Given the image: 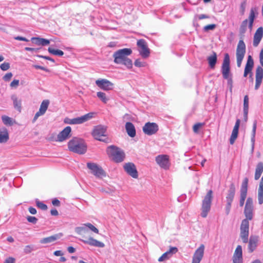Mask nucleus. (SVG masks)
<instances>
[{
  "label": "nucleus",
  "instance_id": "1",
  "mask_svg": "<svg viewBox=\"0 0 263 263\" xmlns=\"http://www.w3.org/2000/svg\"><path fill=\"white\" fill-rule=\"evenodd\" d=\"M132 53V50L130 48H123L116 51L112 55L114 58V63L117 64L124 65L128 69L132 68L133 62L132 60L128 58Z\"/></svg>",
  "mask_w": 263,
  "mask_h": 263
},
{
  "label": "nucleus",
  "instance_id": "2",
  "mask_svg": "<svg viewBox=\"0 0 263 263\" xmlns=\"http://www.w3.org/2000/svg\"><path fill=\"white\" fill-rule=\"evenodd\" d=\"M68 147L70 151L80 155L85 154L87 151V146L84 140L76 137L69 141Z\"/></svg>",
  "mask_w": 263,
  "mask_h": 263
},
{
  "label": "nucleus",
  "instance_id": "3",
  "mask_svg": "<svg viewBox=\"0 0 263 263\" xmlns=\"http://www.w3.org/2000/svg\"><path fill=\"white\" fill-rule=\"evenodd\" d=\"M106 153L108 157L116 163L123 161L125 158V153L123 151L114 145L108 146L107 148Z\"/></svg>",
  "mask_w": 263,
  "mask_h": 263
},
{
  "label": "nucleus",
  "instance_id": "4",
  "mask_svg": "<svg viewBox=\"0 0 263 263\" xmlns=\"http://www.w3.org/2000/svg\"><path fill=\"white\" fill-rule=\"evenodd\" d=\"M257 8L256 7L251 8L249 16V20L246 19L241 23L239 28V33L241 35H243L246 33L248 24L249 28L250 30H252L254 21L256 17L255 14H257Z\"/></svg>",
  "mask_w": 263,
  "mask_h": 263
},
{
  "label": "nucleus",
  "instance_id": "5",
  "mask_svg": "<svg viewBox=\"0 0 263 263\" xmlns=\"http://www.w3.org/2000/svg\"><path fill=\"white\" fill-rule=\"evenodd\" d=\"M213 192L209 190L205 196L202 203L201 216L205 218L211 210Z\"/></svg>",
  "mask_w": 263,
  "mask_h": 263
},
{
  "label": "nucleus",
  "instance_id": "6",
  "mask_svg": "<svg viewBox=\"0 0 263 263\" xmlns=\"http://www.w3.org/2000/svg\"><path fill=\"white\" fill-rule=\"evenodd\" d=\"M106 127L103 125L96 126L92 132V136L97 140L107 142L108 138L106 135Z\"/></svg>",
  "mask_w": 263,
  "mask_h": 263
},
{
  "label": "nucleus",
  "instance_id": "7",
  "mask_svg": "<svg viewBox=\"0 0 263 263\" xmlns=\"http://www.w3.org/2000/svg\"><path fill=\"white\" fill-rule=\"evenodd\" d=\"M246 44L242 40L239 41L236 48L237 66L240 67L246 53Z\"/></svg>",
  "mask_w": 263,
  "mask_h": 263
},
{
  "label": "nucleus",
  "instance_id": "8",
  "mask_svg": "<svg viewBox=\"0 0 263 263\" xmlns=\"http://www.w3.org/2000/svg\"><path fill=\"white\" fill-rule=\"evenodd\" d=\"M221 71L224 79H229V77L232 76L230 72V56L228 53L224 54Z\"/></svg>",
  "mask_w": 263,
  "mask_h": 263
},
{
  "label": "nucleus",
  "instance_id": "9",
  "mask_svg": "<svg viewBox=\"0 0 263 263\" xmlns=\"http://www.w3.org/2000/svg\"><path fill=\"white\" fill-rule=\"evenodd\" d=\"M93 116V112H89L82 116L73 119L67 118L65 119L64 122L68 124H80L83 123L92 118Z\"/></svg>",
  "mask_w": 263,
  "mask_h": 263
},
{
  "label": "nucleus",
  "instance_id": "10",
  "mask_svg": "<svg viewBox=\"0 0 263 263\" xmlns=\"http://www.w3.org/2000/svg\"><path fill=\"white\" fill-rule=\"evenodd\" d=\"M137 45L140 55L144 59L147 58L150 54V49L146 42L143 39H140L137 41Z\"/></svg>",
  "mask_w": 263,
  "mask_h": 263
},
{
  "label": "nucleus",
  "instance_id": "11",
  "mask_svg": "<svg viewBox=\"0 0 263 263\" xmlns=\"http://www.w3.org/2000/svg\"><path fill=\"white\" fill-rule=\"evenodd\" d=\"M249 222L247 219L242 220L240 225V237L243 243L248 242Z\"/></svg>",
  "mask_w": 263,
  "mask_h": 263
},
{
  "label": "nucleus",
  "instance_id": "12",
  "mask_svg": "<svg viewBox=\"0 0 263 263\" xmlns=\"http://www.w3.org/2000/svg\"><path fill=\"white\" fill-rule=\"evenodd\" d=\"M87 167L91 171L92 174L97 177L105 176V173L102 168L96 163L88 162Z\"/></svg>",
  "mask_w": 263,
  "mask_h": 263
},
{
  "label": "nucleus",
  "instance_id": "13",
  "mask_svg": "<svg viewBox=\"0 0 263 263\" xmlns=\"http://www.w3.org/2000/svg\"><path fill=\"white\" fill-rule=\"evenodd\" d=\"M158 129V126L155 123L147 122L143 127L144 133L148 136L156 134Z\"/></svg>",
  "mask_w": 263,
  "mask_h": 263
},
{
  "label": "nucleus",
  "instance_id": "14",
  "mask_svg": "<svg viewBox=\"0 0 263 263\" xmlns=\"http://www.w3.org/2000/svg\"><path fill=\"white\" fill-rule=\"evenodd\" d=\"M157 163L162 168L167 170L170 167L169 157L166 155H160L156 157Z\"/></svg>",
  "mask_w": 263,
  "mask_h": 263
},
{
  "label": "nucleus",
  "instance_id": "15",
  "mask_svg": "<svg viewBox=\"0 0 263 263\" xmlns=\"http://www.w3.org/2000/svg\"><path fill=\"white\" fill-rule=\"evenodd\" d=\"M248 181V179L245 178L241 184L240 188V199L239 201L240 206H242L244 205L245 201L247 197Z\"/></svg>",
  "mask_w": 263,
  "mask_h": 263
},
{
  "label": "nucleus",
  "instance_id": "16",
  "mask_svg": "<svg viewBox=\"0 0 263 263\" xmlns=\"http://www.w3.org/2000/svg\"><path fill=\"white\" fill-rule=\"evenodd\" d=\"M204 248V246L201 244L195 251L193 256L192 263H200L203 257Z\"/></svg>",
  "mask_w": 263,
  "mask_h": 263
},
{
  "label": "nucleus",
  "instance_id": "17",
  "mask_svg": "<svg viewBox=\"0 0 263 263\" xmlns=\"http://www.w3.org/2000/svg\"><path fill=\"white\" fill-rule=\"evenodd\" d=\"M96 84L101 89L107 91L111 90L114 86L113 83L106 79H98Z\"/></svg>",
  "mask_w": 263,
  "mask_h": 263
},
{
  "label": "nucleus",
  "instance_id": "18",
  "mask_svg": "<svg viewBox=\"0 0 263 263\" xmlns=\"http://www.w3.org/2000/svg\"><path fill=\"white\" fill-rule=\"evenodd\" d=\"M124 169L133 178H137L138 177V172L134 163L130 162L125 163L124 165Z\"/></svg>",
  "mask_w": 263,
  "mask_h": 263
},
{
  "label": "nucleus",
  "instance_id": "19",
  "mask_svg": "<svg viewBox=\"0 0 263 263\" xmlns=\"http://www.w3.org/2000/svg\"><path fill=\"white\" fill-rule=\"evenodd\" d=\"M71 128L70 126H66L62 130L57 136V141L63 142L70 137Z\"/></svg>",
  "mask_w": 263,
  "mask_h": 263
},
{
  "label": "nucleus",
  "instance_id": "20",
  "mask_svg": "<svg viewBox=\"0 0 263 263\" xmlns=\"http://www.w3.org/2000/svg\"><path fill=\"white\" fill-rule=\"evenodd\" d=\"M254 66V61L251 55L248 57L247 62L245 68L243 77H246L248 74H250V77L252 76V70Z\"/></svg>",
  "mask_w": 263,
  "mask_h": 263
},
{
  "label": "nucleus",
  "instance_id": "21",
  "mask_svg": "<svg viewBox=\"0 0 263 263\" xmlns=\"http://www.w3.org/2000/svg\"><path fill=\"white\" fill-rule=\"evenodd\" d=\"M242 251L241 246H237L233 256V263H242Z\"/></svg>",
  "mask_w": 263,
  "mask_h": 263
},
{
  "label": "nucleus",
  "instance_id": "22",
  "mask_svg": "<svg viewBox=\"0 0 263 263\" xmlns=\"http://www.w3.org/2000/svg\"><path fill=\"white\" fill-rule=\"evenodd\" d=\"M80 240L85 244H87L91 246L98 248H103L105 246L103 242L99 241L97 239L93 238L92 237H90L86 239H80Z\"/></svg>",
  "mask_w": 263,
  "mask_h": 263
},
{
  "label": "nucleus",
  "instance_id": "23",
  "mask_svg": "<svg viewBox=\"0 0 263 263\" xmlns=\"http://www.w3.org/2000/svg\"><path fill=\"white\" fill-rule=\"evenodd\" d=\"M262 37L263 28L260 27L257 29L254 35L253 45L254 47H257Z\"/></svg>",
  "mask_w": 263,
  "mask_h": 263
},
{
  "label": "nucleus",
  "instance_id": "24",
  "mask_svg": "<svg viewBox=\"0 0 263 263\" xmlns=\"http://www.w3.org/2000/svg\"><path fill=\"white\" fill-rule=\"evenodd\" d=\"M178 251V249L176 247H171L168 251L163 253L161 256H160L158 261L160 262L163 261L165 260L170 258L174 254H175Z\"/></svg>",
  "mask_w": 263,
  "mask_h": 263
},
{
  "label": "nucleus",
  "instance_id": "25",
  "mask_svg": "<svg viewBox=\"0 0 263 263\" xmlns=\"http://www.w3.org/2000/svg\"><path fill=\"white\" fill-rule=\"evenodd\" d=\"M258 237L257 236L251 235L249 240L248 249L250 253L253 252L257 247Z\"/></svg>",
  "mask_w": 263,
  "mask_h": 263
},
{
  "label": "nucleus",
  "instance_id": "26",
  "mask_svg": "<svg viewBox=\"0 0 263 263\" xmlns=\"http://www.w3.org/2000/svg\"><path fill=\"white\" fill-rule=\"evenodd\" d=\"M62 236L63 234L61 233L56 234L51 236L41 239L40 242L42 244L50 243L60 239Z\"/></svg>",
  "mask_w": 263,
  "mask_h": 263
},
{
  "label": "nucleus",
  "instance_id": "27",
  "mask_svg": "<svg viewBox=\"0 0 263 263\" xmlns=\"http://www.w3.org/2000/svg\"><path fill=\"white\" fill-rule=\"evenodd\" d=\"M235 191L236 189L235 184L233 183H232L230 185L229 189L226 196L227 202L232 203L235 194Z\"/></svg>",
  "mask_w": 263,
  "mask_h": 263
},
{
  "label": "nucleus",
  "instance_id": "28",
  "mask_svg": "<svg viewBox=\"0 0 263 263\" xmlns=\"http://www.w3.org/2000/svg\"><path fill=\"white\" fill-rule=\"evenodd\" d=\"M257 128V121L254 120L253 124L252 130L251 133V153H253L254 149L255 142V135L256 130Z\"/></svg>",
  "mask_w": 263,
  "mask_h": 263
},
{
  "label": "nucleus",
  "instance_id": "29",
  "mask_svg": "<svg viewBox=\"0 0 263 263\" xmlns=\"http://www.w3.org/2000/svg\"><path fill=\"white\" fill-rule=\"evenodd\" d=\"M207 61L211 69L214 68L217 62V55L216 53L213 51L212 54L208 57Z\"/></svg>",
  "mask_w": 263,
  "mask_h": 263
},
{
  "label": "nucleus",
  "instance_id": "30",
  "mask_svg": "<svg viewBox=\"0 0 263 263\" xmlns=\"http://www.w3.org/2000/svg\"><path fill=\"white\" fill-rule=\"evenodd\" d=\"M11 100L13 101V106L15 109L21 112L22 108V100L18 99L16 95L11 96Z\"/></svg>",
  "mask_w": 263,
  "mask_h": 263
},
{
  "label": "nucleus",
  "instance_id": "31",
  "mask_svg": "<svg viewBox=\"0 0 263 263\" xmlns=\"http://www.w3.org/2000/svg\"><path fill=\"white\" fill-rule=\"evenodd\" d=\"M9 140V133L5 127L0 128V143H6Z\"/></svg>",
  "mask_w": 263,
  "mask_h": 263
},
{
  "label": "nucleus",
  "instance_id": "32",
  "mask_svg": "<svg viewBox=\"0 0 263 263\" xmlns=\"http://www.w3.org/2000/svg\"><path fill=\"white\" fill-rule=\"evenodd\" d=\"M125 129L129 136L134 137L136 136V129L134 125L131 122H127L125 124Z\"/></svg>",
  "mask_w": 263,
  "mask_h": 263
},
{
  "label": "nucleus",
  "instance_id": "33",
  "mask_svg": "<svg viewBox=\"0 0 263 263\" xmlns=\"http://www.w3.org/2000/svg\"><path fill=\"white\" fill-rule=\"evenodd\" d=\"M31 41L37 45L46 46L50 43L49 40L43 38L33 37Z\"/></svg>",
  "mask_w": 263,
  "mask_h": 263
},
{
  "label": "nucleus",
  "instance_id": "34",
  "mask_svg": "<svg viewBox=\"0 0 263 263\" xmlns=\"http://www.w3.org/2000/svg\"><path fill=\"white\" fill-rule=\"evenodd\" d=\"M253 206H245L244 214L246 218L245 219H247L248 221L252 219L253 217Z\"/></svg>",
  "mask_w": 263,
  "mask_h": 263
},
{
  "label": "nucleus",
  "instance_id": "35",
  "mask_svg": "<svg viewBox=\"0 0 263 263\" xmlns=\"http://www.w3.org/2000/svg\"><path fill=\"white\" fill-rule=\"evenodd\" d=\"M263 172V163L261 162H259L256 167L254 178L255 180H257L260 177Z\"/></svg>",
  "mask_w": 263,
  "mask_h": 263
},
{
  "label": "nucleus",
  "instance_id": "36",
  "mask_svg": "<svg viewBox=\"0 0 263 263\" xmlns=\"http://www.w3.org/2000/svg\"><path fill=\"white\" fill-rule=\"evenodd\" d=\"M49 104V101L48 100H45L42 102L39 110L38 111L40 114H42L43 115L45 114L48 108Z\"/></svg>",
  "mask_w": 263,
  "mask_h": 263
},
{
  "label": "nucleus",
  "instance_id": "37",
  "mask_svg": "<svg viewBox=\"0 0 263 263\" xmlns=\"http://www.w3.org/2000/svg\"><path fill=\"white\" fill-rule=\"evenodd\" d=\"M88 231L87 226H85V223L82 224V226L78 227L75 229V232L79 235H83Z\"/></svg>",
  "mask_w": 263,
  "mask_h": 263
},
{
  "label": "nucleus",
  "instance_id": "38",
  "mask_svg": "<svg viewBox=\"0 0 263 263\" xmlns=\"http://www.w3.org/2000/svg\"><path fill=\"white\" fill-rule=\"evenodd\" d=\"M2 120L3 123L7 126H11L13 125L12 119L7 116H2Z\"/></svg>",
  "mask_w": 263,
  "mask_h": 263
},
{
  "label": "nucleus",
  "instance_id": "39",
  "mask_svg": "<svg viewBox=\"0 0 263 263\" xmlns=\"http://www.w3.org/2000/svg\"><path fill=\"white\" fill-rule=\"evenodd\" d=\"M36 249V248L33 245H27L23 249V253L25 254H28L32 251H35Z\"/></svg>",
  "mask_w": 263,
  "mask_h": 263
},
{
  "label": "nucleus",
  "instance_id": "40",
  "mask_svg": "<svg viewBox=\"0 0 263 263\" xmlns=\"http://www.w3.org/2000/svg\"><path fill=\"white\" fill-rule=\"evenodd\" d=\"M238 129L233 128L232 133L230 139V143L231 144H233L234 143L235 140L236 139L238 134Z\"/></svg>",
  "mask_w": 263,
  "mask_h": 263
},
{
  "label": "nucleus",
  "instance_id": "41",
  "mask_svg": "<svg viewBox=\"0 0 263 263\" xmlns=\"http://www.w3.org/2000/svg\"><path fill=\"white\" fill-rule=\"evenodd\" d=\"M263 78V69L258 66L256 69L255 79H261Z\"/></svg>",
  "mask_w": 263,
  "mask_h": 263
},
{
  "label": "nucleus",
  "instance_id": "42",
  "mask_svg": "<svg viewBox=\"0 0 263 263\" xmlns=\"http://www.w3.org/2000/svg\"><path fill=\"white\" fill-rule=\"evenodd\" d=\"M97 96L104 103H106L109 100V98L107 97L104 92L101 91L98 92Z\"/></svg>",
  "mask_w": 263,
  "mask_h": 263
},
{
  "label": "nucleus",
  "instance_id": "43",
  "mask_svg": "<svg viewBox=\"0 0 263 263\" xmlns=\"http://www.w3.org/2000/svg\"><path fill=\"white\" fill-rule=\"evenodd\" d=\"M48 52L55 55L62 56L64 54V52L63 51L59 49H54L51 47H49L48 49Z\"/></svg>",
  "mask_w": 263,
  "mask_h": 263
},
{
  "label": "nucleus",
  "instance_id": "44",
  "mask_svg": "<svg viewBox=\"0 0 263 263\" xmlns=\"http://www.w3.org/2000/svg\"><path fill=\"white\" fill-rule=\"evenodd\" d=\"M36 206L43 210H46L47 209V205H46L45 204H44L43 202H41V201H40L39 200H36Z\"/></svg>",
  "mask_w": 263,
  "mask_h": 263
},
{
  "label": "nucleus",
  "instance_id": "45",
  "mask_svg": "<svg viewBox=\"0 0 263 263\" xmlns=\"http://www.w3.org/2000/svg\"><path fill=\"white\" fill-rule=\"evenodd\" d=\"M85 226H87V229H89L91 231L98 234L99 233V230L97 228H96L94 226H93L90 223H85Z\"/></svg>",
  "mask_w": 263,
  "mask_h": 263
},
{
  "label": "nucleus",
  "instance_id": "46",
  "mask_svg": "<svg viewBox=\"0 0 263 263\" xmlns=\"http://www.w3.org/2000/svg\"><path fill=\"white\" fill-rule=\"evenodd\" d=\"M243 110H249V97L245 96L243 100Z\"/></svg>",
  "mask_w": 263,
  "mask_h": 263
},
{
  "label": "nucleus",
  "instance_id": "47",
  "mask_svg": "<svg viewBox=\"0 0 263 263\" xmlns=\"http://www.w3.org/2000/svg\"><path fill=\"white\" fill-rule=\"evenodd\" d=\"M135 66L138 67H143L145 66L146 63L144 62H142L140 59H137L134 63Z\"/></svg>",
  "mask_w": 263,
  "mask_h": 263
},
{
  "label": "nucleus",
  "instance_id": "48",
  "mask_svg": "<svg viewBox=\"0 0 263 263\" xmlns=\"http://www.w3.org/2000/svg\"><path fill=\"white\" fill-rule=\"evenodd\" d=\"M246 7V1H243L240 4V12L242 15H243L245 12Z\"/></svg>",
  "mask_w": 263,
  "mask_h": 263
},
{
  "label": "nucleus",
  "instance_id": "49",
  "mask_svg": "<svg viewBox=\"0 0 263 263\" xmlns=\"http://www.w3.org/2000/svg\"><path fill=\"white\" fill-rule=\"evenodd\" d=\"M26 218L28 222L33 224H35L38 220L34 216H28Z\"/></svg>",
  "mask_w": 263,
  "mask_h": 263
},
{
  "label": "nucleus",
  "instance_id": "50",
  "mask_svg": "<svg viewBox=\"0 0 263 263\" xmlns=\"http://www.w3.org/2000/svg\"><path fill=\"white\" fill-rule=\"evenodd\" d=\"M216 26L215 24H210L205 26L203 28L204 31H208L209 30H213L216 28Z\"/></svg>",
  "mask_w": 263,
  "mask_h": 263
},
{
  "label": "nucleus",
  "instance_id": "51",
  "mask_svg": "<svg viewBox=\"0 0 263 263\" xmlns=\"http://www.w3.org/2000/svg\"><path fill=\"white\" fill-rule=\"evenodd\" d=\"M1 69L3 71H6L10 68V64L8 63L4 62L0 66Z\"/></svg>",
  "mask_w": 263,
  "mask_h": 263
},
{
  "label": "nucleus",
  "instance_id": "52",
  "mask_svg": "<svg viewBox=\"0 0 263 263\" xmlns=\"http://www.w3.org/2000/svg\"><path fill=\"white\" fill-rule=\"evenodd\" d=\"M203 125V124L202 123H196L195 124L194 126H193V131L194 133H198V130H199V129Z\"/></svg>",
  "mask_w": 263,
  "mask_h": 263
},
{
  "label": "nucleus",
  "instance_id": "53",
  "mask_svg": "<svg viewBox=\"0 0 263 263\" xmlns=\"http://www.w3.org/2000/svg\"><path fill=\"white\" fill-rule=\"evenodd\" d=\"M12 76L13 74L11 72H8L3 77V79L5 81L8 82L10 81Z\"/></svg>",
  "mask_w": 263,
  "mask_h": 263
},
{
  "label": "nucleus",
  "instance_id": "54",
  "mask_svg": "<svg viewBox=\"0 0 263 263\" xmlns=\"http://www.w3.org/2000/svg\"><path fill=\"white\" fill-rule=\"evenodd\" d=\"M19 84V80H14L10 83V87L12 88H16Z\"/></svg>",
  "mask_w": 263,
  "mask_h": 263
},
{
  "label": "nucleus",
  "instance_id": "55",
  "mask_svg": "<svg viewBox=\"0 0 263 263\" xmlns=\"http://www.w3.org/2000/svg\"><path fill=\"white\" fill-rule=\"evenodd\" d=\"M245 206H253V199L249 197L247 199Z\"/></svg>",
  "mask_w": 263,
  "mask_h": 263
},
{
  "label": "nucleus",
  "instance_id": "56",
  "mask_svg": "<svg viewBox=\"0 0 263 263\" xmlns=\"http://www.w3.org/2000/svg\"><path fill=\"white\" fill-rule=\"evenodd\" d=\"M262 80L261 79H255V89L257 90L261 83Z\"/></svg>",
  "mask_w": 263,
  "mask_h": 263
},
{
  "label": "nucleus",
  "instance_id": "57",
  "mask_svg": "<svg viewBox=\"0 0 263 263\" xmlns=\"http://www.w3.org/2000/svg\"><path fill=\"white\" fill-rule=\"evenodd\" d=\"M15 259L12 257H9L6 258L4 261V263H15Z\"/></svg>",
  "mask_w": 263,
  "mask_h": 263
},
{
  "label": "nucleus",
  "instance_id": "58",
  "mask_svg": "<svg viewBox=\"0 0 263 263\" xmlns=\"http://www.w3.org/2000/svg\"><path fill=\"white\" fill-rule=\"evenodd\" d=\"M25 50L26 51H31L32 53L33 52H37L39 49V48H31V47H25Z\"/></svg>",
  "mask_w": 263,
  "mask_h": 263
},
{
  "label": "nucleus",
  "instance_id": "59",
  "mask_svg": "<svg viewBox=\"0 0 263 263\" xmlns=\"http://www.w3.org/2000/svg\"><path fill=\"white\" fill-rule=\"evenodd\" d=\"M33 67L36 69H41V70L45 71L46 72L49 71V70L45 67H43V66L37 65H33Z\"/></svg>",
  "mask_w": 263,
  "mask_h": 263
},
{
  "label": "nucleus",
  "instance_id": "60",
  "mask_svg": "<svg viewBox=\"0 0 263 263\" xmlns=\"http://www.w3.org/2000/svg\"><path fill=\"white\" fill-rule=\"evenodd\" d=\"M231 204L232 203L227 202V205L226 206V213L227 215H228L230 213Z\"/></svg>",
  "mask_w": 263,
  "mask_h": 263
},
{
  "label": "nucleus",
  "instance_id": "61",
  "mask_svg": "<svg viewBox=\"0 0 263 263\" xmlns=\"http://www.w3.org/2000/svg\"><path fill=\"white\" fill-rule=\"evenodd\" d=\"M37 56L38 57H39V58H43V59H44L50 61H51L53 63H54V62H55L54 59H53L52 58H50L49 57L45 56V55H37Z\"/></svg>",
  "mask_w": 263,
  "mask_h": 263
},
{
  "label": "nucleus",
  "instance_id": "62",
  "mask_svg": "<svg viewBox=\"0 0 263 263\" xmlns=\"http://www.w3.org/2000/svg\"><path fill=\"white\" fill-rule=\"evenodd\" d=\"M52 204L54 206H59L60 205V201L57 198H54L52 200Z\"/></svg>",
  "mask_w": 263,
  "mask_h": 263
},
{
  "label": "nucleus",
  "instance_id": "63",
  "mask_svg": "<svg viewBox=\"0 0 263 263\" xmlns=\"http://www.w3.org/2000/svg\"><path fill=\"white\" fill-rule=\"evenodd\" d=\"M259 62L261 65L263 67V48L259 53Z\"/></svg>",
  "mask_w": 263,
  "mask_h": 263
},
{
  "label": "nucleus",
  "instance_id": "64",
  "mask_svg": "<svg viewBox=\"0 0 263 263\" xmlns=\"http://www.w3.org/2000/svg\"><path fill=\"white\" fill-rule=\"evenodd\" d=\"M14 39L16 40H18V41H25V42L28 41V39H27L26 37L20 36L14 37Z\"/></svg>",
  "mask_w": 263,
  "mask_h": 263
}]
</instances>
